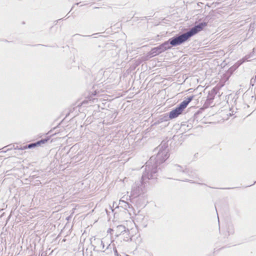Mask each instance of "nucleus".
<instances>
[{"instance_id": "obj_1", "label": "nucleus", "mask_w": 256, "mask_h": 256, "mask_svg": "<svg viewBox=\"0 0 256 256\" xmlns=\"http://www.w3.org/2000/svg\"><path fill=\"white\" fill-rule=\"evenodd\" d=\"M206 22H202L198 25L192 28L189 32L184 33L178 37L170 39V44L173 46L180 45L186 41L190 38L202 31L204 28L206 26Z\"/></svg>"}, {"instance_id": "obj_2", "label": "nucleus", "mask_w": 256, "mask_h": 256, "mask_svg": "<svg viewBox=\"0 0 256 256\" xmlns=\"http://www.w3.org/2000/svg\"><path fill=\"white\" fill-rule=\"evenodd\" d=\"M194 98V96H190L186 100L181 102L178 106L170 112L169 118L170 119H173L182 114L184 109L186 108L188 104L193 100Z\"/></svg>"}, {"instance_id": "obj_3", "label": "nucleus", "mask_w": 256, "mask_h": 256, "mask_svg": "<svg viewBox=\"0 0 256 256\" xmlns=\"http://www.w3.org/2000/svg\"><path fill=\"white\" fill-rule=\"evenodd\" d=\"M126 230V227L122 225H119L114 228V234L116 236L123 235Z\"/></svg>"}, {"instance_id": "obj_4", "label": "nucleus", "mask_w": 256, "mask_h": 256, "mask_svg": "<svg viewBox=\"0 0 256 256\" xmlns=\"http://www.w3.org/2000/svg\"><path fill=\"white\" fill-rule=\"evenodd\" d=\"M47 141H48V140L46 139L42 140L40 141H38V142H36V143L31 144L28 146H26L24 147V149H26L28 148H34L35 146H40L42 144H45Z\"/></svg>"}, {"instance_id": "obj_5", "label": "nucleus", "mask_w": 256, "mask_h": 256, "mask_svg": "<svg viewBox=\"0 0 256 256\" xmlns=\"http://www.w3.org/2000/svg\"><path fill=\"white\" fill-rule=\"evenodd\" d=\"M123 240L125 241H128L131 240L133 236V234L130 232V230L126 228V230L124 232L123 235Z\"/></svg>"}, {"instance_id": "obj_6", "label": "nucleus", "mask_w": 256, "mask_h": 256, "mask_svg": "<svg viewBox=\"0 0 256 256\" xmlns=\"http://www.w3.org/2000/svg\"><path fill=\"white\" fill-rule=\"evenodd\" d=\"M162 46L161 45L159 47L154 48H152V53L156 54L160 53L162 52V50H161V49H162Z\"/></svg>"}, {"instance_id": "obj_7", "label": "nucleus", "mask_w": 256, "mask_h": 256, "mask_svg": "<svg viewBox=\"0 0 256 256\" xmlns=\"http://www.w3.org/2000/svg\"><path fill=\"white\" fill-rule=\"evenodd\" d=\"M108 232L110 233L111 234H112L114 232V229L109 228L108 230Z\"/></svg>"}]
</instances>
